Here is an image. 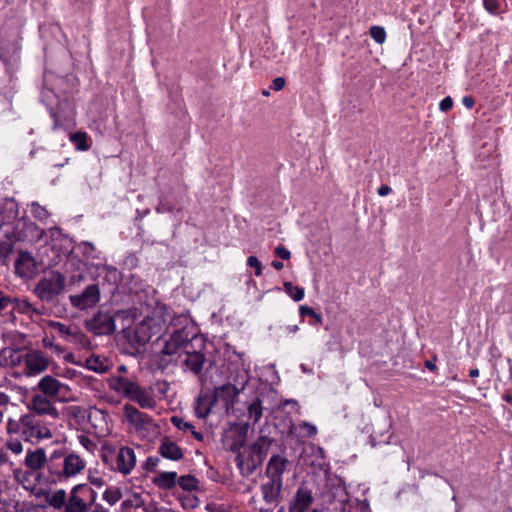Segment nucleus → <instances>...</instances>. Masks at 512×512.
<instances>
[{"mask_svg":"<svg viewBox=\"0 0 512 512\" xmlns=\"http://www.w3.org/2000/svg\"><path fill=\"white\" fill-rule=\"evenodd\" d=\"M286 330L288 333H296L299 331V326L298 325H289L286 327Z\"/></svg>","mask_w":512,"mask_h":512,"instance_id":"nucleus-62","label":"nucleus"},{"mask_svg":"<svg viewBox=\"0 0 512 512\" xmlns=\"http://www.w3.org/2000/svg\"><path fill=\"white\" fill-rule=\"evenodd\" d=\"M177 484L185 491H193L198 488L199 481L193 475H184L178 478Z\"/></svg>","mask_w":512,"mask_h":512,"instance_id":"nucleus-36","label":"nucleus"},{"mask_svg":"<svg viewBox=\"0 0 512 512\" xmlns=\"http://www.w3.org/2000/svg\"><path fill=\"white\" fill-rule=\"evenodd\" d=\"M65 288L66 277L59 271H50L38 280L33 293L41 302L55 304Z\"/></svg>","mask_w":512,"mask_h":512,"instance_id":"nucleus-2","label":"nucleus"},{"mask_svg":"<svg viewBox=\"0 0 512 512\" xmlns=\"http://www.w3.org/2000/svg\"><path fill=\"white\" fill-rule=\"evenodd\" d=\"M377 192L379 196L384 197L391 193V188L388 185H382Z\"/></svg>","mask_w":512,"mask_h":512,"instance_id":"nucleus-58","label":"nucleus"},{"mask_svg":"<svg viewBox=\"0 0 512 512\" xmlns=\"http://www.w3.org/2000/svg\"><path fill=\"white\" fill-rule=\"evenodd\" d=\"M8 402L9 397L5 393L0 392V424L3 421L4 411L6 410Z\"/></svg>","mask_w":512,"mask_h":512,"instance_id":"nucleus-51","label":"nucleus"},{"mask_svg":"<svg viewBox=\"0 0 512 512\" xmlns=\"http://www.w3.org/2000/svg\"><path fill=\"white\" fill-rule=\"evenodd\" d=\"M46 461L47 458L44 449L39 448L27 452L25 465L31 470H39L44 467Z\"/></svg>","mask_w":512,"mask_h":512,"instance_id":"nucleus-28","label":"nucleus"},{"mask_svg":"<svg viewBox=\"0 0 512 512\" xmlns=\"http://www.w3.org/2000/svg\"><path fill=\"white\" fill-rule=\"evenodd\" d=\"M35 261L28 252H21L15 262V270L21 277H28L33 273Z\"/></svg>","mask_w":512,"mask_h":512,"instance_id":"nucleus-24","label":"nucleus"},{"mask_svg":"<svg viewBox=\"0 0 512 512\" xmlns=\"http://www.w3.org/2000/svg\"><path fill=\"white\" fill-rule=\"evenodd\" d=\"M299 312L302 317L310 316V318H313L318 325H321L323 323L322 316L309 306H306V305L300 306Z\"/></svg>","mask_w":512,"mask_h":512,"instance_id":"nucleus-40","label":"nucleus"},{"mask_svg":"<svg viewBox=\"0 0 512 512\" xmlns=\"http://www.w3.org/2000/svg\"><path fill=\"white\" fill-rule=\"evenodd\" d=\"M425 367L427 369H429L430 371H435L437 369L436 365L432 361H430V360H427L425 362Z\"/></svg>","mask_w":512,"mask_h":512,"instance_id":"nucleus-61","label":"nucleus"},{"mask_svg":"<svg viewBox=\"0 0 512 512\" xmlns=\"http://www.w3.org/2000/svg\"><path fill=\"white\" fill-rule=\"evenodd\" d=\"M86 327L95 335H110L115 331V321L109 313L98 312L86 321Z\"/></svg>","mask_w":512,"mask_h":512,"instance_id":"nucleus-9","label":"nucleus"},{"mask_svg":"<svg viewBox=\"0 0 512 512\" xmlns=\"http://www.w3.org/2000/svg\"><path fill=\"white\" fill-rule=\"evenodd\" d=\"M160 459L158 457H148L143 464V469L146 471H154Z\"/></svg>","mask_w":512,"mask_h":512,"instance_id":"nucleus-50","label":"nucleus"},{"mask_svg":"<svg viewBox=\"0 0 512 512\" xmlns=\"http://www.w3.org/2000/svg\"><path fill=\"white\" fill-rule=\"evenodd\" d=\"M453 107V100L450 96L445 97L439 105V108L443 112L449 111Z\"/></svg>","mask_w":512,"mask_h":512,"instance_id":"nucleus-53","label":"nucleus"},{"mask_svg":"<svg viewBox=\"0 0 512 512\" xmlns=\"http://www.w3.org/2000/svg\"><path fill=\"white\" fill-rule=\"evenodd\" d=\"M392 427L389 416H380L374 419L370 426L369 443L375 447L380 444H388L391 438Z\"/></svg>","mask_w":512,"mask_h":512,"instance_id":"nucleus-7","label":"nucleus"},{"mask_svg":"<svg viewBox=\"0 0 512 512\" xmlns=\"http://www.w3.org/2000/svg\"><path fill=\"white\" fill-rule=\"evenodd\" d=\"M31 213L32 215L34 216V218L38 219L39 221H46L50 214L49 212L47 211V209L43 206H41L39 203L37 202H33L32 205H31Z\"/></svg>","mask_w":512,"mask_h":512,"instance_id":"nucleus-39","label":"nucleus"},{"mask_svg":"<svg viewBox=\"0 0 512 512\" xmlns=\"http://www.w3.org/2000/svg\"><path fill=\"white\" fill-rule=\"evenodd\" d=\"M190 431H191V433H192L193 437H194L196 440H198V441H203L204 436H203V434H202V433H200V432H198V431L194 430V428H193L192 430H190Z\"/></svg>","mask_w":512,"mask_h":512,"instance_id":"nucleus-59","label":"nucleus"},{"mask_svg":"<svg viewBox=\"0 0 512 512\" xmlns=\"http://www.w3.org/2000/svg\"><path fill=\"white\" fill-rule=\"evenodd\" d=\"M85 461L76 453H69L63 462V475L67 478L74 477L85 468Z\"/></svg>","mask_w":512,"mask_h":512,"instance_id":"nucleus-18","label":"nucleus"},{"mask_svg":"<svg viewBox=\"0 0 512 512\" xmlns=\"http://www.w3.org/2000/svg\"><path fill=\"white\" fill-rule=\"evenodd\" d=\"M49 327L53 328L57 333L67 341H81L84 338L83 333L75 326H67L61 322L49 321Z\"/></svg>","mask_w":512,"mask_h":512,"instance_id":"nucleus-22","label":"nucleus"},{"mask_svg":"<svg viewBox=\"0 0 512 512\" xmlns=\"http://www.w3.org/2000/svg\"><path fill=\"white\" fill-rule=\"evenodd\" d=\"M12 309L19 314L28 316L32 321H36L44 314L45 307L43 305L36 306L26 298H11L10 303Z\"/></svg>","mask_w":512,"mask_h":512,"instance_id":"nucleus-10","label":"nucleus"},{"mask_svg":"<svg viewBox=\"0 0 512 512\" xmlns=\"http://www.w3.org/2000/svg\"><path fill=\"white\" fill-rule=\"evenodd\" d=\"M125 419L135 428L136 432L143 438L155 428L152 418L146 413L140 412L130 404L123 406Z\"/></svg>","mask_w":512,"mask_h":512,"instance_id":"nucleus-6","label":"nucleus"},{"mask_svg":"<svg viewBox=\"0 0 512 512\" xmlns=\"http://www.w3.org/2000/svg\"><path fill=\"white\" fill-rule=\"evenodd\" d=\"M13 244L10 241L0 242V262L5 263L13 251Z\"/></svg>","mask_w":512,"mask_h":512,"instance_id":"nucleus-42","label":"nucleus"},{"mask_svg":"<svg viewBox=\"0 0 512 512\" xmlns=\"http://www.w3.org/2000/svg\"><path fill=\"white\" fill-rule=\"evenodd\" d=\"M8 461V455L4 451H0V464L6 463Z\"/></svg>","mask_w":512,"mask_h":512,"instance_id":"nucleus-63","label":"nucleus"},{"mask_svg":"<svg viewBox=\"0 0 512 512\" xmlns=\"http://www.w3.org/2000/svg\"><path fill=\"white\" fill-rule=\"evenodd\" d=\"M89 504L79 496L78 491L73 487L70 491L67 503L65 505V512H88Z\"/></svg>","mask_w":512,"mask_h":512,"instance_id":"nucleus-26","label":"nucleus"},{"mask_svg":"<svg viewBox=\"0 0 512 512\" xmlns=\"http://www.w3.org/2000/svg\"><path fill=\"white\" fill-rule=\"evenodd\" d=\"M247 414L252 424L259 422L263 415L262 400L260 398L254 399L247 407Z\"/></svg>","mask_w":512,"mask_h":512,"instance_id":"nucleus-32","label":"nucleus"},{"mask_svg":"<svg viewBox=\"0 0 512 512\" xmlns=\"http://www.w3.org/2000/svg\"><path fill=\"white\" fill-rule=\"evenodd\" d=\"M288 464L289 461L287 458L273 455L268 461L265 474L269 479L282 480V475Z\"/></svg>","mask_w":512,"mask_h":512,"instance_id":"nucleus-19","label":"nucleus"},{"mask_svg":"<svg viewBox=\"0 0 512 512\" xmlns=\"http://www.w3.org/2000/svg\"><path fill=\"white\" fill-rule=\"evenodd\" d=\"M313 502L312 492L308 487L300 486L295 494L289 512H304Z\"/></svg>","mask_w":512,"mask_h":512,"instance_id":"nucleus-17","label":"nucleus"},{"mask_svg":"<svg viewBox=\"0 0 512 512\" xmlns=\"http://www.w3.org/2000/svg\"><path fill=\"white\" fill-rule=\"evenodd\" d=\"M25 366L29 375H36L44 372L49 366V360L40 351H32L25 355Z\"/></svg>","mask_w":512,"mask_h":512,"instance_id":"nucleus-13","label":"nucleus"},{"mask_svg":"<svg viewBox=\"0 0 512 512\" xmlns=\"http://www.w3.org/2000/svg\"><path fill=\"white\" fill-rule=\"evenodd\" d=\"M88 480H89L90 484H92L98 488L102 487L105 484V481L101 476H95V475L89 474Z\"/></svg>","mask_w":512,"mask_h":512,"instance_id":"nucleus-55","label":"nucleus"},{"mask_svg":"<svg viewBox=\"0 0 512 512\" xmlns=\"http://www.w3.org/2000/svg\"><path fill=\"white\" fill-rule=\"evenodd\" d=\"M70 303L79 310L93 308L100 301V289L97 284L88 285L80 294L70 295Z\"/></svg>","mask_w":512,"mask_h":512,"instance_id":"nucleus-8","label":"nucleus"},{"mask_svg":"<svg viewBox=\"0 0 512 512\" xmlns=\"http://www.w3.org/2000/svg\"><path fill=\"white\" fill-rule=\"evenodd\" d=\"M369 33L373 40L378 44H383L386 41V31L381 26H372Z\"/></svg>","mask_w":512,"mask_h":512,"instance_id":"nucleus-41","label":"nucleus"},{"mask_svg":"<svg viewBox=\"0 0 512 512\" xmlns=\"http://www.w3.org/2000/svg\"><path fill=\"white\" fill-rule=\"evenodd\" d=\"M105 359L99 356H91L86 359V367L96 373H105L108 370V365Z\"/></svg>","mask_w":512,"mask_h":512,"instance_id":"nucleus-33","label":"nucleus"},{"mask_svg":"<svg viewBox=\"0 0 512 512\" xmlns=\"http://www.w3.org/2000/svg\"><path fill=\"white\" fill-rule=\"evenodd\" d=\"M78 440L81 446L90 453H93L97 449V444L86 435H79Z\"/></svg>","mask_w":512,"mask_h":512,"instance_id":"nucleus-45","label":"nucleus"},{"mask_svg":"<svg viewBox=\"0 0 512 512\" xmlns=\"http://www.w3.org/2000/svg\"><path fill=\"white\" fill-rule=\"evenodd\" d=\"M70 141L79 151H86L90 148V145L88 144V135L86 132L78 131L70 134Z\"/></svg>","mask_w":512,"mask_h":512,"instance_id":"nucleus-34","label":"nucleus"},{"mask_svg":"<svg viewBox=\"0 0 512 512\" xmlns=\"http://www.w3.org/2000/svg\"><path fill=\"white\" fill-rule=\"evenodd\" d=\"M122 498V492L119 488L109 487L103 493V499L110 505H115Z\"/></svg>","mask_w":512,"mask_h":512,"instance_id":"nucleus-38","label":"nucleus"},{"mask_svg":"<svg viewBox=\"0 0 512 512\" xmlns=\"http://www.w3.org/2000/svg\"><path fill=\"white\" fill-rule=\"evenodd\" d=\"M178 482L176 472H161L153 479V483L160 489L170 490L176 486Z\"/></svg>","mask_w":512,"mask_h":512,"instance_id":"nucleus-29","label":"nucleus"},{"mask_svg":"<svg viewBox=\"0 0 512 512\" xmlns=\"http://www.w3.org/2000/svg\"><path fill=\"white\" fill-rule=\"evenodd\" d=\"M272 444V439L267 436H260L250 447V451L260 456L262 461L264 460V457L267 455L268 449L270 445Z\"/></svg>","mask_w":512,"mask_h":512,"instance_id":"nucleus-30","label":"nucleus"},{"mask_svg":"<svg viewBox=\"0 0 512 512\" xmlns=\"http://www.w3.org/2000/svg\"><path fill=\"white\" fill-rule=\"evenodd\" d=\"M215 404V399L212 398L211 394H200L196 399L194 407L196 416L200 419H205Z\"/></svg>","mask_w":512,"mask_h":512,"instance_id":"nucleus-23","label":"nucleus"},{"mask_svg":"<svg viewBox=\"0 0 512 512\" xmlns=\"http://www.w3.org/2000/svg\"><path fill=\"white\" fill-rule=\"evenodd\" d=\"M48 396L43 394H36L33 396L29 408L34 412L37 417L42 415H48L52 418H58L59 412L55 406L52 405L51 401L47 398Z\"/></svg>","mask_w":512,"mask_h":512,"instance_id":"nucleus-12","label":"nucleus"},{"mask_svg":"<svg viewBox=\"0 0 512 512\" xmlns=\"http://www.w3.org/2000/svg\"><path fill=\"white\" fill-rule=\"evenodd\" d=\"M10 301H11V298L4 296L3 293L0 291V309L7 308Z\"/></svg>","mask_w":512,"mask_h":512,"instance_id":"nucleus-57","label":"nucleus"},{"mask_svg":"<svg viewBox=\"0 0 512 512\" xmlns=\"http://www.w3.org/2000/svg\"><path fill=\"white\" fill-rule=\"evenodd\" d=\"M205 362L206 357L204 354L197 351H186L184 365L194 374L198 375L202 372Z\"/></svg>","mask_w":512,"mask_h":512,"instance_id":"nucleus-27","label":"nucleus"},{"mask_svg":"<svg viewBox=\"0 0 512 512\" xmlns=\"http://www.w3.org/2000/svg\"><path fill=\"white\" fill-rule=\"evenodd\" d=\"M282 490V480L269 479L267 483L261 485L263 499L268 504H277L280 501Z\"/></svg>","mask_w":512,"mask_h":512,"instance_id":"nucleus-20","label":"nucleus"},{"mask_svg":"<svg viewBox=\"0 0 512 512\" xmlns=\"http://www.w3.org/2000/svg\"><path fill=\"white\" fill-rule=\"evenodd\" d=\"M462 103L465 107H467L468 109H471L474 107L475 105V100L473 97L471 96H465L463 99H462Z\"/></svg>","mask_w":512,"mask_h":512,"instance_id":"nucleus-56","label":"nucleus"},{"mask_svg":"<svg viewBox=\"0 0 512 512\" xmlns=\"http://www.w3.org/2000/svg\"><path fill=\"white\" fill-rule=\"evenodd\" d=\"M93 432L99 437L107 436L110 432L108 425V414L102 409H91L87 415Z\"/></svg>","mask_w":512,"mask_h":512,"instance_id":"nucleus-11","label":"nucleus"},{"mask_svg":"<svg viewBox=\"0 0 512 512\" xmlns=\"http://www.w3.org/2000/svg\"><path fill=\"white\" fill-rule=\"evenodd\" d=\"M249 423H246L239 431L237 441L230 446V450L236 451L240 446H242L246 439V433L248 430Z\"/></svg>","mask_w":512,"mask_h":512,"instance_id":"nucleus-43","label":"nucleus"},{"mask_svg":"<svg viewBox=\"0 0 512 512\" xmlns=\"http://www.w3.org/2000/svg\"><path fill=\"white\" fill-rule=\"evenodd\" d=\"M74 487L76 491H78L79 496H81V498H83V500L89 504V507L96 505L95 502L97 499V492L88 484H78Z\"/></svg>","mask_w":512,"mask_h":512,"instance_id":"nucleus-31","label":"nucleus"},{"mask_svg":"<svg viewBox=\"0 0 512 512\" xmlns=\"http://www.w3.org/2000/svg\"><path fill=\"white\" fill-rule=\"evenodd\" d=\"M171 423L176 428H178L179 430H182V431H188V430L190 431L194 428V426L190 422H186V421H184L183 418L178 417V416H172Z\"/></svg>","mask_w":512,"mask_h":512,"instance_id":"nucleus-44","label":"nucleus"},{"mask_svg":"<svg viewBox=\"0 0 512 512\" xmlns=\"http://www.w3.org/2000/svg\"><path fill=\"white\" fill-rule=\"evenodd\" d=\"M285 79L283 77H277L272 81V85L270 86L271 89L275 91H280L285 86Z\"/></svg>","mask_w":512,"mask_h":512,"instance_id":"nucleus-54","label":"nucleus"},{"mask_svg":"<svg viewBox=\"0 0 512 512\" xmlns=\"http://www.w3.org/2000/svg\"><path fill=\"white\" fill-rule=\"evenodd\" d=\"M239 392V389H237L234 385L224 384L220 387H217L211 396L215 399V403L219 400L223 401L225 403L226 409H229L234 405Z\"/></svg>","mask_w":512,"mask_h":512,"instance_id":"nucleus-16","label":"nucleus"},{"mask_svg":"<svg viewBox=\"0 0 512 512\" xmlns=\"http://www.w3.org/2000/svg\"><path fill=\"white\" fill-rule=\"evenodd\" d=\"M275 254L283 260H289L291 257V253L284 246H278L275 249Z\"/></svg>","mask_w":512,"mask_h":512,"instance_id":"nucleus-52","label":"nucleus"},{"mask_svg":"<svg viewBox=\"0 0 512 512\" xmlns=\"http://www.w3.org/2000/svg\"><path fill=\"white\" fill-rule=\"evenodd\" d=\"M92 512H109L107 509H105L102 505L96 504L94 506V509Z\"/></svg>","mask_w":512,"mask_h":512,"instance_id":"nucleus-64","label":"nucleus"},{"mask_svg":"<svg viewBox=\"0 0 512 512\" xmlns=\"http://www.w3.org/2000/svg\"><path fill=\"white\" fill-rule=\"evenodd\" d=\"M63 384L56 378L46 375L38 383V388L43 395L55 397L59 394Z\"/></svg>","mask_w":512,"mask_h":512,"instance_id":"nucleus-25","label":"nucleus"},{"mask_svg":"<svg viewBox=\"0 0 512 512\" xmlns=\"http://www.w3.org/2000/svg\"><path fill=\"white\" fill-rule=\"evenodd\" d=\"M285 292L296 302L304 298V289L302 287L294 286L291 282L287 281L283 284Z\"/></svg>","mask_w":512,"mask_h":512,"instance_id":"nucleus-37","label":"nucleus"},{"mask_svg":"<svg viewBox=\"0 0 512 512\" xmlns=\"http://www.w3.org/2000/svg\"><path fill=\"white\" fill-rule=\"evenodd\" d=\"M191 338L185 329L174 331L169 339L165 341L162 350L155 355V362L158 368L164 370L172 362V356L177 354L181 349L185 348Z\"/></svg>","mask_w":512,"mask_h":512,"instance_id":"nucleus-4","label":"nucleus"},{"mask_svg":"<svg viewBox=\"0 0 512 512\" xmlns=\"http://www.w3.org/2000/svg\"><path fill=\"white\" fill-rule=\"evenodd\" d=\"M117 470L124 475H128L136 465V456L134 450L130 447L120 448L117 457Z\"/></svg>","mask_w":512,"mask_h":512,"instance_id":"nucleus-15","label":"nucleus"},{"mask_svg":"<svg viewBox=\"0 0 512 512\" xmlns=\"http://www.w3.org/2000/svg\"><path fill=\"white\" fill-rule=\"evenodd\" d=\"M299 428L305 430L306 437H313L317 434V428L310 422L303 421L299 424Z\"/></svg>","mask_w":512,"mask_h":512,"instance_id":"nucleus-49","label":"nucleus"},{"mask_svg":"<svg viewBox=\"0 0 512 512\" xmlns=\"http://www.w3.org/2000/svg\"><path fill=\"white\" fill-rule=\"evenodd\" d=\"M158 452L162 457L172 461H179L184 457L182 448L167 437L161 440Z\"/></svg>","mask_w":512,"mask_h":512,"instance_id":"nucleus-21","label":"nucleus"},{"mask_svg":"<svg viewBox=\"0 0 512 512\" xmlns=\"http://www.w3.org/2000/svg\"><path fill=\"white\" fill-rule=\"evenodd\" d=\"M111 386L118 393L138 403L142 408H153L156 405V401L150 393L128 378L117 377Z\"/></svg>","mask_w":512,"mask_h":512,"instance_id":"nucleus-3","label":"nucleus"},{"mask_svg":"<svg viewBox=\"0 0 512 512\" xmlns=\"http://www.w3.org/2000/svg\"><path fill=\"white\" fill-rule=\"evenodd\" d=\"M235 461L241 474L245 477L252 475L263 463L260 456L253 454L251 451L247 456L238 454Z\"/></svg>","mask_w":512,"mask_h":512,"instance_id":"nucleus-14","label":"nucleus"},{"mask_svg":"<svg viewBox=\"0 0 512 512\" xmlns=\"http://www.w3.org/2000/svg\"><path fill=\"white\" fill-rule=\"evenodd\" d=\"M483 5L490 14L496 15L500 12L501 0H483Z\"/></svg>","mask_w":512,"mask_h":512,"instance_id":"nucleus-46","label":"nucleus"},{"mask_svg":"<svg viewBox=\"0 0 512 512\" xmlns=\"http://www.w3.org/2000/svg\"><path fill=\"white\" fill-rule=\"evenodd\" d=\"M247 265L255 269V275H262V263L256 256H249L247 259Z\"/></svg>","mask_w":512,"mask_h":512,"instance_id":"nucleus-47","label":"nucleus"},{"mask_svg":"<svg viewBox=\"0 0 512 512\" xmlns=\"http://www.w3.org/2000/svg\"><path fill=\"white\" fill-rule=\"evenodd\" d=\"M271 265L273 266V268H275L276 270H281L283 269L284 267V264L283 262L281 261H278V260H273Z\"/></svg>","mask_w":512,"mask_h":512,"instance_id":"nucleus-60","label":"nucleus"},{"mask_svg":"<svg viewBox=\"0 0 512 512\" xmlns=\"http://www.w3.org/2000/svg\"><path fill=\"white\" fill-rule=\"evenodd\" d=\"M165 321L158 312L145 317L136 325L134 330V341L139 345H145L150 342L153 337L160 338L164 329Z\"/></svg>","mask_w":512,"mask_h":512,"instance_id":"nucleus-5","label":"nucleus"},{"mask_svg":"<svg viewBox=\"0 0 512 512\" xmlns=\"http://www.w3.org/2000/svg\"><path fill=\"white\" fill-rule=\"evenodd\" d=\"M6 447L14 454H20L23 451V445L18 439L7 440Z\"/></svg>","mask_w":512,"mask_h":512,"instance_id":"nucleus-48","label":"nucleus"},{"mask_svg":"<svg viewBox=\"0 0 512 512\" xmlns=\"http://www.w3.org/2000/svg\"><path fill=\"white\" fill-rule=\"evenodd\" d=\"M7 432L9 434H19L30 443H38L53 436L50 427L32 413L22 415L18 420L9 419Z\"/></svg>","mask_w":512,"mask_h":512,"instance_id":"nucleus-1","label":"nucleus"},{"mask_svg":"<svg viewBox=\"0 0 512 512\" xmlns=\"http://www.w3.org/2000/svg\"><path fill=\"white\" fill-rule=\"evenodd\" d=\"M48 503L54 509L65 508L66 505V492L63 489L55 491L48 499Z\"/></svg>","mask_w":512,"mask_h":512,"instance_id":"nucleus-35","label":"nucleus"}]
</instances>
